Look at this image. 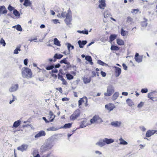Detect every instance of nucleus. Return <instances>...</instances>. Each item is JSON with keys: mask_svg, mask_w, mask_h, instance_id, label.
Listing matches in <instances>:
<instances>
[{"mask_svg": "<svg viewBox=\"0 0 157 157\" xmlns=\"http://www.w3.org/2000/svg\"><path fill=\"white\" fill-rule=\"evenodd\" d=\"M22 75L24 78H28L32 77L31 70L27 67H24L22 69Z\"/></svg>", "mask_w": 157, "mask_h": 157, "instance_id": "nucleus-1", "label": "nucleus"}, {"mask_svg": "<svg viewBox=\"0 0 157 157\" xmlns=\"http://www.w3.org/2000/svg\"><path fill=\"white\" fill-rule=\"evenodd\" d=\"M114 92V87L113 85H110L107 87V91L104 93V95L106 97L110 96Z\"/></svg>", "mask_w": 157, "mask_h": 157, "instance_id": "nucleus-2", "label": "nucleus"}, {"mask_svg": "<svg viewBox=\"0 0 157 157\" xmlns=\"http://www.w3.org/2000/svg\"><path fill=\"white\" fill-rule=\"evenodd\" d=\"M102 119L98 115H95L90 120L91 124L96 123H100L103 122Z\"/></svg>", "mask_w": 157, "mask_h": 157, "instance_id": "nucleus-3", "label": "nucleus"}, {"mask_svg": "<svg viewBox=\"0 0 157 157\" xmlns=\"http://www.w3.org/2000/svg\"><path fill=\"white\" fill-rule=\"evenodd\" d=\"M72 18L71 12L69 9L68 10V14L64 20L65 23L67 25H69L70 24H71V22L72 19Z\"/></svg>", "mask_w": 157, "mask_h": 157, "instance_id": "nucleus-4", "label": "nucleus"}, {"mask_svg": "<svg viewBox=\"0 0 157 157\" xmlns=\"http://www.w3.org/2000/svg\"><path fill=\"white\" fill-rule=\"evenodd\" d=\"M63 136V135L62 134H56L49 138L54 143V141L59 140Z\"/></svg>", "mask_w": 157, "mask_h": 157, "instance_id": "nucleus-5", "label": "nucleus"}, {"mask_svg": "<svg viewBox=\"0 0 157 157\" xmlns=\"http://www.w3.org/2000/svg\"><path fill=\"white\" fill-rule=\"evenodd\" d=\"M80 111L79 109L76 110L73 114L71 116L70 119L72 120H75L80 115Z\"/></svg>", "mask_w": 157, "mask_h": 157, "instance_id": "nucleus-6", "label": "nucleus"}, {"mask_svg": "<svg viewBox=\"0 0 157 157\" xmlns=\"http://www.w3.org/2000/svg\"><path fill=\"white\" fill-rule=\"evenodd\" d=\"M48 148L50 149L54 145V143L49 138H48L44 143Z\"/></svg>", "mask_w": 157, "mask_h": 157, "instance_id": "nucleus-7", "label": "nucleus"}, {"mask_svg": "<svg viewBox=\"0 0 157 157\" xmlns=\"http://www.w3.org/2000/svg\"><path fill=\"white\" fill-rule=\"evenodd\" d=\"M28 145L26 144H23L21 146L18 147L17 149L18 151L23 152L27 150L28 147Z\"/></svg>", "mask_w": 157, "mask_h": 157, "instance_id": "nucleus-8", "label": "nucleus"}, {"mask_svg": "<svg viewBox=\"0 0 157 157\" xmlns=\"http://www.w3.org/2000/svg\"><path fill=\"white\" fill-rule=\"evenodd\" d=\"M18 84H13L12 85L11 87L9 88V91L11 92L15 91L18 90Z\"/></svg>", "mask_w": 157, "mask_h": 157, "instance_id": "nucleus-9", "label": "nucleus"}, {"mask_svg": "<svg viewBox=\"0 0 157 157\" xmlns=\"http://www.w3.org/2000/svg\"><path fill=\"white\" fill-rule=\"evenodd\" d=\"M98 2L99 3L98 6V7L101 9L104 10L106 5L105 0H99Z\"/></svg>", "mask_w": 157, "mask_h": 157, "instance_id": "nucleus-10", "label": "nucleus"}, {"mask_svg": "<svg viewBox=\"0 0 157 157\" xmlns=\"http://www.w3.org/2000/svg\"><path fill=\"white\" fill-rule=\"evenodd\" d=\"M46 135L45 132L43 130L40 131L36 134L35 136V137L36 138L40 137L41 136H44Z\"/></svg>", "mask_w": 157, "mask_h": 157, "instance_id": "nucleus-11", "label": "nucleus"}, {"mask_svg": "<svg viewBox=\"0 0 157 157\" xmlns=\"http://www.w3.org/2000/svg\"><path fill=\"white\" fill-rule=\"evenodd\" d=\"M121 121H115L111 123V125L115 127H119L121 125Z\"/></svg>", "mask_w": 157, "mask_h": 157, "instance_id": "nucleus-12", "label": "nucleus"}, {"mask_svg": "<svg viewBox=\"0 0 157 157\" xmlns=\"http://www.w3.org/2000/svg\"><path fill=\"white\" fill-rule=\"evenodd\" d=\"M155 133L157 134V130H149L147 132L146 136L147 137H149Z\"/></svg>", "mask_w": 157, "mask_h": 157, "instance_id": "nucleus-13", "label": "nucleus"}, {"mask_svg": "<svg viewBox=\"0 0 157 157\" xmlns=\"http://www.w3.org/2000/svg\"><path fill=\"white\" fill-rule=\"evenodd\" d=\"M49 150L50 149L47 147L46 145V144L44 143V144L40 147V151L42 153L44 152Z\"/></svg>", "mask_w": 157, "mask_h": 157, "instance_id": "nucleus-14", "label": "nucleus"}, {"mask_svg": "<svg viewBox=\"0 0 157 157\" xmlns=\"http://www.w3.org/2000/svg\"><path fill=\"white\" fill-rule=\"evenodd\" d=\"M113 67L115 69V72L116 73V77H118L121 73V69L116 66H114Z\"/></svg>", "mask_w": 157, "mask_h": 157, "instance_id": "nucleus-15", "label": "nucleus"}, {"mask_svg": "<svg viewBox=\"0 0 157 157\" xmlns=\"http://www.w3.org/2000/svg\"><path fill=\"white\" fill-rule=\"evenodd\" d=\"M7 12V11L4 6H0V14L6 13Z\"/></svg>", "mask_w": 157, "mask_h": 157, "instance_id": "nucleus-16", "label": "nucleus"}, {"mask_svg": "<svg viewBox=\"0 0 157 157\" xmlns=\"http://www.w3.org/2000/svg\"><path fill=\"white\" fill-rule=\"evenodd\" d=\"M105 108L107 110L112 111L115 108V106L113 104L106 105L105 106Z\"/></svg>", "mask_w": 157, "mask_h": 157, "instance_id": "nucleus-17", "label": "nucleus"}, {"mask_svg": "<svg viewBox=\"0 0 157 157\" xmlns=\"http://www.w3.org/2000/svg\"><path fill=\"white\" fill-rule=\"evenodd\" d=\"M87 43V42L86 40H82L81 41V40H79L78 42L79 45V47L81 48H83L84 45L86 44Z\"/></svg>", "mask_w": 157, "mask_h": 157, "instance_id": "nucleus-18", "label": "nucleus"}, {"mask_svg": "<svg viewBox=\"0 0 157 157\" xmlns=\"http://www.w3.org/2000/svg\"><path fill=\"white\" fill-rule=\"evenodd\" d=\"M103 141L105 142V144H109L113 142L114 140L113 139L111 138H105L103 139Z\"/></svg>", "mask_w": 157, "mask_h": 157, "instance_id": "nucleus-19", "label": "nucleus"}, {"mask_svg": "<svg viewBox=\"0 0 157 157\" xmlns=\"http://www.w3.org/2000/svg\"><path fill=\"white\" fill-rule=\"evenodd\" d=\"M97 145L98 146L100 147H102L105 145V142L103 141V139L102 140H100L96 143Z\"/></svg>", "mask_w": 157, "mask_h": 157, "instance_id": "nucleus-20", "label": "nucleus"}, {"mask_svg": "<svg viewBox=\"0 0 157 157\" xmlns=\"http://www.w3.org/2000/svg\"><path fill=\"white\" fill-rule=\"evenodd\" d=\"M42 157H57L52 152H49L43 155Z\"/></svg>", "mask_w": 157, "mask_h": 157, "instance_id": "nucleus-21", "label": "nucleus"}, {"mask_svg": "<svg viewBox=\"0 0 157 157\" xmlns=\"http://www.w3.org/2000/svg\"><path fill=\"white\" fill-rule=\"evenodd\" d=\"M83 80L84 84L89 83L91 80V77H84L83 78Z\"/></svg>", "mask_w": 157, "mask_h": 157, "instance_id": "nucleus-22", "label": "nucleus"}, {"mask_svg": "<svg viewBox=\"0 0 157 157\" xmlns=\"http://www.w3.org/2000/svg\"><path fill=\"white\" fill-rule=\"evenodd\" d=\"M126 102L128 105L130 106H132L134 105V103L130 99L128 98L126 100Z\"/></svg>", "mask_w": 157, "mask_h": 157, "instance_id": "nucleus-23", "label": "nucleus"}, {"mask_svg": "<svg viewBox=\"0 0 157 157\" xmlns=\"http://www.w3.org/2000/svg\"><path fill=\"white\" fill-rule=\"evenodd\" d=\"M66 45H67V49L68 50V53H70V48H71V50H72L74 49V46L71 45L70 43H67L66 44Z\"/></svg>", "mask_w": 157, "mask_h": 157, "instance_id": "nucleus-24", "label": "nucleus"}, {"mask_svg": "<svg viewBox=\"0 0 157 157\" xmlns=\"http://www.w3.org/2000/svg\"><path fill=\"white\" fill-rule=\"evenodd\" d=\"M117 37V35L115 34H112L110 35L109 36V40L110 42L113 41Z\"/></svg>", "mask_w": 157, "mask_h": 157, "instance_id": "nucleus-25", "label": "nucleus"}, {"mask_svg": "<svg viewBox=\"0 0 157 157\" xmlns=\"http://www.w3.org/2000/svg\"><path fill=\"white\" fill-rule=\"evenodd\" d=\"M21 121L20 120H17L15 121L13 124V127L15 128L17 127L20 125L21 124Z\"/></svg>", "mask_w": 157, "mask_h": 157, "instance_id": "nucleus-26", "label": "nucleus"}, {"mask_svg": "<svg viewBox=\"0 0 157 157\" xmlns=\"http://www.w3.org/2000/svg\"><path fill=\"white\" fill-rule=\"evenodd\" d=\"M63 56V55L61 54L56 53L53 56L54 58L57 59H61Z\"/></svg>", "mask_w": 157, "mask_h": 157, "instance_id": "nucleus-27", "label": "nucleus"}, {"mask_svg": "<svg viewBox=\"0 0 157 157\" xmlns=\"http://www.w3.org/2000/svg\"><path fill=\"white\" fill-rule=\"evenodd\" d=\"M117 44L119 45H123L124 44L123 40L120 39H117Z\"/></svg>", "mask_w": 157, "mask_h": 157, "instance_id": "nucleus-28", "label": "nucleus"}, {"mask_svg": "<svg viewBox=\"0 0 157 157\" xmlns=\"http://www.w3.org/2000/svg\"><path fill=\"white\" fill-rule=\"evenodd\" d=\"M54 44L57 46H61L59 41L56 38L54 39Z\"/></svg>", "mask_w": 157, "mask_h": 157, "instance_id": "nucleus-29", "label": "nucleus"}, {"mask_svg": "<svg viewBox=\"0 0 157 157\" xmlns=\"http://www.w3.org/2000/svg\"><path fill=\"white\" fill-rule=\"evenodd\" d=\"M119 140L120 141V144L122 145H127L128 144V143L122 139V137L119 139Z\"/></svg>", "mask_w": 157, "mask_h": 157, "instance_id": "nucleus-30", "label": "nucleus"}, {"mask_svg": "<svg viewBox=\"0 0 157 157\" xmlns=\"http://www.w3.org/2000/svg\"><path fill=\"white\" fill-rule=\"evenodd\" d=\"M20 48L21 46H17L16 49L14 50L13 51V53L16 54H18V51H21Z\"/></svg>", "mask_w": 157, "mask_h": 157, "instance_id": "nucleus-31", "label": "nucleus"}, {"mask_svg": "<svg viewBox=\"0 0 157 157\" xmlns=\"http://www.w3.org/2000/svg\"><path fill=\"white\" fill-rule=\"evenodd\" d=\"M144 21L142 22L141 23V26L143 27H146L147 26V21L148 20L146 18H144Z\"/></svg>", "mask_w": 157, "mask_h": 157, "instance_id": "nucleus-32", "label": "nucleus"}, {"mask_svg": "<svg viewBox=\"0 0 157 157\" xmlns=\"http://www.w3.org/2000/svg\"><path fill=\"white\" fill-rule=\"evenodd\" d=\"M110 49L113 51H118L119 49V48L117 46L112 45L111 46Z\"/></svg>", "mask_w": 157, "mask_h": 157, "instance_id": "nucleus-33", "label": "nucleus"}, {"mask_svg": "<svg viewBox=\"0 0 157 157\" xmlns=\"http://www.w3.org/2000/svg\"><path fill=\"white\" fill-rule=\"evenodd\" d=\"M119 93L118 92H115L112 96V99L113 100H116L118 97Z\"/></svg>", "mask_w": 157, "mask_h": 157, "instance_id": "nucleus-34", "label": "nucleus"}, {"mask_svg": "<svg viewBox=\"0 0 157 157\" xmlns=\"http://www.w3.org/2000/svg\"><path fill=\"white\" fill-rule=\"evenodd\" d=\"M77 32L79 33H83L86 35H87L88 34V31L86 30V29H84V30L82 31L78 30Z\"/></svg>", "mask_w": 157, "mask_h": 157, "instance_id": "nucleus-35", "label": "nucleus"}, {"mask_svg": "<svg viewBox=\"0 0 157 157\" xmlns=\"http://www.w3.org/2000/svg\"><path fill=\"white\" fill-rule=\"evenodd\" d=\"M85 102V99L84 98V97L82 98H80L78 101V106L80 108V106L81 105L82 103Z\"/></svg>", "mask_w": 157, "mask_h": 157, "instance_id": "nucleus-36", "label": "nucleus"}, {"mask_svg": "<svg viewBox=\"0 0 157 157\" xmlns=\"http://www.w3.org/2000/svg\"><path fill=\"white\" fill-rule=\"evenodd\" d=\"M72 125L71 123H68L65 124L62 127L63 128H69L71 127Z\"/></svg>", "mask_w": 157, "mask_h": 157, "instance_id": "nucleus-37", "label": "nucleus"}, {"mask_svg": "<svg viewBox=\"0 0 157 157\" xmlns=\"http://www.w3.org/2000/svg\"><path fill=\"white\" fill-rule=\"evenodd\" d=\"M66 77L68 80H71L73 78V76L70 73L66 74Z\"/></svg>", "mask_w": 157, "mask_h": 157, "instance_id": "nucleus-38", "label": "nucleus"}, {"mask_svg": "<svg viewBox=\"0 0 157 157\" xmlns=\"http://www.w3.org/2000/svg\"><path fill=\"white\" fill-rule=\"evenodd\" d=\"M142 59L143 58L142 56H139L136 58H135V59L137 62L139 63L142 62Z\"/></svg>", "mask_w": 157, "mask_h": 157, "instance_id": "nucleus-39", "label": "nucleus"}, {"mask_svg": "<svg viewBox=\"0 0 157 157\" xmlns=\"http://www.w3.org/2000/svg\"><path fill=\"white\" fill-rule=\"evenodd\" d=\"M31 3L30 1H25L23 3V5L26 7L30 6L31 4Z\"/></svg>", "mask_w": 157, "mask_h": 157, "instance_id": "nucleus-40", "label": "nucleus"}, {"mask_svg": "<svg viewBox=\"0 0 157 157\" xmlns=\"http://www.w3.org/2000/svg\"><path fill=\"white\" fill-rule=\"evenodd\" d=\"M128 33L127 31H125L123 28L121 29V34L122 36H124L127 35L128 34Z\"/></svg>", "mask_w": 157, "mask_h": 157, "instance_id": "nucleus-41", "label": "nucleus"}, {"mask_svg": "<svg viewBox=\"0 0 157 157\" xmlns=\"http://www.w3.org/2000/svg\"><path fill=\"white\" fill-rule=\"evenodd\" d=\"M13 13L14 15L16 17H18L20 15L19 12L16 9L13 10Z\"/></svg>", "mask_w": 157, "mask_h": 157, "instance_id": "nucleus-42", "label": "nucleus"}, {"mask_svg": "<svg viewBox=\"0 0 157 157\" xmlns=\"http://www.w3.org/2000/svg\"><path fill=\"white\" fill-rule=\"evenodd\" d=\"M54 67V65H51L48 66L46 67V69L47 70H52Z\"/></svg>", "mask_w": 157, "mask_h": 157, "instance_id": "nucleus-43", "label": "nucleus"}, {"mask_svg": "<svg viewBox=\"0 0 157 157\" xmlns=\"http://www.w3.org/2000/svg\"><path fill=\"white\" fill-rule=\"evenodd\" d=\"M110 16V14L107 11H105L104 13V16L105 18H107Z\"/></svg>", "mask_w": 157, "mask_h": 157, "instance_id": "nucleus-44", "label": "nucleus"}, {"mask_svg": "<svg viewBox=\"0 0 157 157\" xmlns=\"http://www.w3.org/2000/svg\"><path fill=\"white\" fill-rule=\"evenodd\" d=\"M85 59L87 61L89 62L90 61H91L92 58L91 56H87L85 57Z\"/></svg>", "mask_w": 157, "mask_h": 157, "instance_id": "nucleus-45", "label": "nucleus"}, {"mask_svg": "<svg viewBox=\"0 0 157 157\" xmlns=\"http://www.w3.org/2000/svg\"><path fill=\"white\" fill-rule=\"evenodd\" d=\"M58 130V129L54 127H51L47 129L48 131H55Z\"/></svg>", "mask_w": 157, "mask_h": 157, "instance_id": "nucleus-46", "label": "nucleus"}, {"mask_svg": "<svg viewBox=\"0 0 157 157\" xmlns=\"http://www.w3.org/2000/svg\"><path fill=\"white\" fill-rule=\"evenodd\" d=\"M67 12H68V10ZM68 14V12L67 13L66 12H63L61 13V16L63 18L66 17Z\"/></svg>", "mask_w": 157, "mask_h": 157, "instance_id": "nucleus-47", "label": "nucleus"}, {"mask_svg": "<svg viewBox=\"0 0 157 157\" xmlns=\"http://www.w3.org/2000/svg\"><path fill=\"white\" fill-rule=\"evenodd\" d=\"M16 29L17 31H21L22 30V29L21 25L19 24H18L17 25Z\"/></svg>", "mask_w": 157, "mask_h": 157, "instance_id": "nucleus-48", "label": "nucleus"}, {"mask_svg": "<svg viewBox=\"0 0 157 157\" xmlns=\"http://www.w3.org/2000/svg\"><path fill=\"white\" fill-rule=\"evenodd\" d=\"M0 43L1 44H2L3 46H5L6 45V43L5 41L2 38L1 39L0 41Z\"/></svg>", "mask_w": 157, "mask_h": 157, "instance_id": "nucleus-49", "label": "nucleus"}, {"mask_svg": "<svg viewBox=\"0 0 157 157\" xmlns=\"http://www.w3.org/2000/svg\"><path fill=\"white\" fill-rule=\"evenodd\" d=\"M85 121H83L81 122V123L80 125L79 128H82L86 127V125H85Z\"/></svg>", "mask_w": 157, "mask_h": 157, "instance_id": "nucleus-50", "label": "nucleus"}, {"mask_svg": "<svg viewBox=\"0 0 157 157\" xmlns=\"http://www.w3.org/2000/svg\"><path fill=\"white\" fill-rule=\"evenodd\" d=\"M132 21V18L128 16L127 17V22L128 23L131 22Z\"/></svg>", "mask_w": 157, "mask_h": 157, "instance_id": "nucleus-51", "label": "nucleus"}, {"mask_svg": "<svg viewBox=\"0 0 157 157\" xmlns=\"http://www.w3.org/2000/svg\"><path fill=\"white\" fill-rule=\"evenodd\" d=\"M97 63L99 65L103 66H104V62H103L100 60H98L97 61Z\"/></svg>", "mask_w": 157, "mask_h": 157, "instance_id": "nucleus-52", "label": "nucleus"}, {"mask_svg": "<svg viewBox=\"0 0 157 157\" xmlns=\"http://www.w3.org/2000/svg\"><path fill=\"white\" fill-rule=\"evenodd\" d=\"M148 91V90L147 88H144L142 89L141 92L142 93H146Z\"/></svg>", "mask_w": 157, "mask_h": 157, "instance_id": "nucleus-53", "label": "nucleus"}, {"mask_svg": "<svg viewBox=\"0 0 157 157\" xmlns=\"http://www.w3.org/2000/svg\"><path fill=\"white\" fill-rule=\"evenodd\" d=\"M144 103L142 102H141L138 105L137 107L138 108H140L142 107L144 105Z\"/></svg>", "mask_w": 157, "mask_h": 157, "instance_id": "nucleus-54", "label": "nucleus"}, {"mask_svg": "<svg viewBox=\"0 0 157 157\" xmlns=\"http://www.w3.org/2000/svg\"><path fill=\"white\" fill-rule=\"evenodd\" d=\"M154 94V92L148 93V98H149L153 97Z\"/></svg>", "mask_w": 157, "mask_h": 157, "instance_id": "nucleus-55", "label": "nucleus"}, {"mask_svg": "<svg viewBox=\"0 0 157 157\" xmlns=\"http://www.w3.org/2000/svg\"><path fill=\"white\" fill-rule=\"evenodd\" d=\"M84 98L85 99V101L86 102L85 103V106L86 107L88 105V99L86 97H84Z\"/></svg>", "mask_w": 157, "mask_h": 157, "instance_id": "nucleus-56", "label": "nucleus"}, {"mask_svg": "<svg viewBox=\"0 0 157 157\" xmlns=\"http://www.w3.org/2000/svg\"><path fill=\"white\" fill-rule=\"evenodd\" d=\"M8 10L10 11L14 10V8L12 6L10 5H9L8 7Z\"/></svg>", "mask_w": 157, "mask_h": 157, "instance_id": "nucleus-57", "label": "nucleus"}, {"mask_svg": "<svg viewBox=\"0 0 157 157\" xmlns=\"http://www.w3.org/2000/svg\"><path fill=\"white\" fill-rule=\"evenodd\" d=\"M66 61H67L66 58H65L60 60V63H66Z\"/></svg>", "mask_w": 157, "mask_h": 157, "instance_id": "nucleus-58", "label": "nucleus"}, {"mask_svg": "<svg viewBox=\"0 0 157 157\" xmlns=\"http://www.w3.org/2000/svg\"><path fill=\"white\" fill-rule=\"evenodd\" d=\"M100 73L102 76L103 77H105L106 75V73L103 71H101Z\"/></svg>", "mask_w": 157, "mask_h": 157, "instance_id": "nucleus-59", "label": "nucleus"}, {"mask_svg": "<svg viewBox=\"0 0 157 157\" xmlns=\"http://www.w3.org/2000/svg\"><path fill=\"white\" fill-rule=\"evenodd\" d=\"M38 153V151L36 149H34V151H33V156H34L35 155H36V154H37Z\"/></svg>", "mask_w": 157, "mask_h": 157, "instance_id": "nucleus-60", "label": "nucleus"}, {"mask_svg": "<svg viewBox=\"0 0 157 157\" xmlns=\"http://www.w3.org/2000/svg\"><path fill=\"white\" fill-rule=\"evenodd\" d=\"M139 11V10L137 9H133L132 11V13H136Z\"/></svg>", "mask_w": 157, "mask_h": 157, "instance_id": "nucleus-61", "label": "nucleus"}, {"mask_svg": "<svg viewBox=\"0 0 157 157\" xmlns=\"http://www.w3.org/2000/svg\"><path fill=\"white\" fill-rule=\"evenodd\" d=\"M122 66L123 67L124 69L125 70H127V66L126 65V64L124 63H123L122 64Z\"/></svg>", "mask_w": 157, "mask_h": 157, "instance_id": "nucleus-62", "label": "nucleus"}, {"mask_svg": "<svg viewBox=\"0 0 157 157\" xmlns=\"http://www.w3.org/2000/svg\"><path fill=\"white\" fill-rule=\"evenodd\" d=\"M28 59H25L24 60V63L25 65H27L28 64Z\"/></svg>", "mask_w": 157, "mask_h": 157, "instance_id": "nucleus-63", "label": "nucleus"}, {"mask_svg": "<svg viewBox=\"0 0 157 157\" xmlns=\"http://www.w3.org/2000/svg\"><path fill=\"white\" fill-rule=\"evenodd\" d=\"M58 79H59L61 80H62L63 78V76L62 75H60L59 74H58Z\"/></svg>", "mask_w": 157, "mask_h": 157, "instance_id": "nucleus-64", "label": "nucleus"}]
</instances>
